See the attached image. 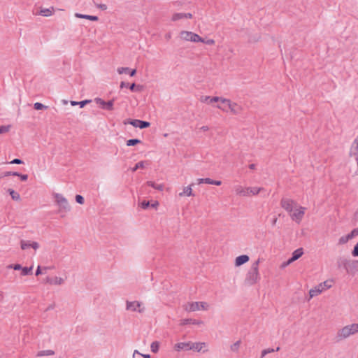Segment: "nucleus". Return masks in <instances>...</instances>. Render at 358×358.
<instances>
[{
  "label": "nucleus",
  "instance_id": "nucleus-1",
  "mask_svg": "<svg viewBox=\"0 0 358 358\" xmlns=\"http://www.w3.org/2000/svg\"><path fill=\"white\" fill-rule=\"evenodd\" d=\"M260 259H258L252 263L249 270L247 271L245 278V284L252 286L260 280V273L259 271Z\"/></svg>",
  "mask_w": 358,
  "mask_h": 358
},
{
  "label": "nucleus",
  "instance_id": "nucleus-2",
  "mask_svg": "<svg viewBox=\"0 0 358 358\" xmlns=\"http://www.w3.org/2000/svg\"><path fill=\"white\" fill-rule=\"evenodd\" d=\"M339 268H343L346 273L353 275L358 271V260L346 257H341L337 260Z\"/></svg>",
  "mask_w": 358,
  "mask_h": 358
},
{
  "label": "nucleus",
  "instance_id": "nucleus-3",
  "mask_svg": "<svg viewBox=\"0 0 358 358\" xmlns=\"http://www.w3.org/2000/svg\"><path fill=\"white\" fill-rule=\"evenodd\" d=\"M358 333V323H352L344 326L338 329L336 338L338 341H341L355 335Z\"/></svg>",
  "mask_w": 358,
  "mask_h": 358
},
{
  "label": "nucleus",
  "instance_id": "nucleus-4",
  "mask_svg": "<svg viewBox=\"0 0 358 358\" xmlns=\"http://www.w3.org/2000/svg\"><path fill=\"white\" fill-rule=\"evenodd\" d=\"M53 196L58 207V213L61 215V217H64L65 215L71 210V206L68 200L62 194L59 193H55Z\"/></svg>",
  "mask_w": 358,
  "mask_h": 358
},
{
  "label": "nucleus",
  "instance_id": "nucleus-5",
  "mask_svg": "<svg viewBox=\"0 0 358 358\" xmlns=\"http://www.w3.org/2000/svg\"><path fill=\"white\" fill-rule=\"evenodd\" d=\"M332 286L333 280L330 279L319 283L310 289L309 296L307 300L310 301L312 298L317 296L322 292L329 289Z\"/></svg>",
  "mask_w": 358,
  "mask_h": 358
},
{
  "label": "nucleus",
  "instance_id": "nucleus-6",
  "mask_svg": "<svg viewBox=\"0 0 358 358\" xmlns=\"http://www.w3.org/2000/svg\"><path fill=\"white\" fill-rule=\"evenodd\" d=\"M263 189L258 187H245L238 185L234 186L236 194L240 196H250L257 195Z\"/></svg>",
  "mask_w": 358,
  "mask_h": 358
},
{
  "label": "nucleus",
  "instance_id": "nucleus-7",
  "mask_svg": "<svg viewBox=\"0 0 358 358\" xmlns=\"http://www.w3.org/2000/svg\"><path fill=\"white\" fill-rule=\"evenodd\" d=\"M187 312H195L199 310H207L209 308V304L204 301H191L183 306Z\"/></svg>",
  "mask_w": 358,
  "mask_h": 358
},
{
  "label": "nucleus",
  "instance_id": "nucleus-8",
  "mask_svg": "<svg viewBox=\"0 0 358 358\" xmlns=\"http://www.w3.org/2000/svg\"><path fill=\"white\" fill-rule=\"evenodd\" d=\"M179 38L182 41L198 43L201 36L197 34L189 31H181L179 33Z\"/></svg>",
  "mask_w": 358,
  "mask_h": 358
},
{
  "label": "nucleus",
  "instance_id": "nucleus-9",
  "mask_svg": "<svg viewBox=\"0 0 358 358\" xmlns=\"http://www.w3.org/2000/svg\"><path fill=\"white\" fill-rule=\"evenodd\" d=\"M126 310L131 312L144 313L145 308L144 304L138 301H127Z\"/></svg>",
  "mask_w": 358,
  "mask_h": 358
},
{
  "label": "nucleus",
  "instance_id": "nucleus-10",
  "mask_svg": "<svg viewBox=\"0 0 358 358\" xmlns=\"http://www.w3.org/2000/svg\"><path fill=\"white\" fill-rule=\"evenodd\" d=\"M306 210V208L305 207L298 204L297 207L290 213L289 216L294 222L299 224L303 218Z\"/></svg>",
  "mask_w": 358,
  "mask_h": 358
},
{
  "label": "nucleus",
  "instance_id": "nucleus-11",
  "mask_svg": "<svg viewBox=\"0 0 358 358\" xmlns=\"http://www.w3.org/2000/svg\"><path fill=\"white\" fill-rule=\"evenodd\" d=\"M280 205L289 215L297 207L298 203L292 199H282Z\"/></svg>",
  "mask_w": 358,
  "mask_h": 358
},
{
  "label": "nucleus",
  "instance_id": "nucleus-12",
  "mask_svg": "<svg viewBox=\"0 0 358 358\" xmlns=\"http://www.w3.org/2000/svg\"><path fill=\"white\" fill-rule=\"evenodd\" d=\"M242 111L243 107L241 105L229 99L226 113H230L233 115H239Z\"/></svg>",
  "mask_w": 358,
  "mask_h": 358
},
{
  "label": "nucleus",
  "instance_id": "nucleus-13",
  "mask_svg": "<svg viewBox=\"0 0 358 358\" xmlns=\"http://www.w3.org/2000/svg\"><path fill=\"white\" fill-rule=\"evenodd\" d=\"M40 247V245L36 241H32L29 240H22L20 241V248L22 250H27L29 248H32L36 251Z\"/></svg>",
  "mask_w": 358,
  "mask_h": 358
},
{
  "label": "nucleus",
  "instance_id": "nucleus-14",
  "mask_svg": "<svg viewBox=\"0 0 358 358\" xmlns=\"http://www.w3.org/2000/svg\"><path fill=\"white\" fill-rule=\"evenodd\" d=\"M192 349L196 352L206 353L208 352V344L206 342H193Z\"/></svg>",
  "mask_w": 358,
  "mask_h": 358
},
{
  "label": "nucleus",
  "instance_id": "nucleus-15",
  "mask_svg": "<svg viewBox=\"0 0 358 358\" xmlns=\"http://www.w3.org/2000/svg\"><path fill=\"white\" fill-rule=\"evenodd\" d=\"M94 101L96 104L99 105L103 109L108 110H113V100H110L108 101H105L101 98L94 99Z\"/></svg>",
  "mask_w": 358,
  "mask_h": 358
},
{
  "label": "nucleus",
  "instance_id": "nucleus-16",
  "mask_svg": "<svg viewBox=\"0 0 358 358\" xmlns=\"http://www.w3.org/2000/svg\"><path fill=\"white\" fill-rule=\"evenodd\" d=\"M129 123L134 127L140 129H144L148 127L150 124L148 122L140 120H129L127 122H124V124Z\"/></svg>",
  "mask_w": 358,
  "mask_h": 358
},
{
  "label": "nucleus",
  "instance_id": "nucleus-17",
  "mask_svg": "<svg viewBox=\"0 0 358 358\" xmlns=\"http://www.w3.org/2000/svg\"><path fill=\"white\" fill-rule=\"evenodd\" d=\"M303 248H298V249L295 250L292 252V257L289 258L287 262L283 264V266H287V265L292 264V262H294V261L297 260L303 255Z\"/></svg>",
  "mask_w": 358,
  "mask_h": 358
},
{
  "label": "nucleus",
  "instance_id": "nucleus-18",
  "mask_svg": "<svg viewBox=\"0 0 358 358\" xmlns=\"http://www.w3.org/2000/svg\"><path fill=\"white\" fill-rule=\"evenodd\" d=\"M358 234V230L354 229L350 234L342 236L338 239V244L344 245Z\"/></svg>",
  "mask_w": 358,
  "mask_h": 358
},
{
  "label": "nucleus",
  "instance_id": "nucleus-19",
  "mask_svg": "<svg viewBox=\"0 0 358 358\" xmlns=\"http://www.w3.org/2000/svg\"><path fill=\"white\" fill-rule=\"evenodd\" d=\"M192 343L193 342H191V341L178 343L175 345L174 349L178 352L181 351V350H185V351L192 350Z\"/></svg>",
  "mask_w": 358,
  "mask_h": 358
},
{
  "label": "nucleus",
  "instance_id": "nucleus-20",
  "mask_svg": "<svg viewBox=\"0 0 358 358\" xmlns=\"http://www.w3.org/2000/svg\"><path fill=\"white\" fill-rule=\"evenodd\" d=\"M229 99H226V98H224L222 96H218V100L216 102L217 103L216 108H217L222 112L226 113L227 109V106L229 103Z\"/></svg>",
  "mask_w": 358,
  "mask_h": 358
},
{
  "label": "nucleus",
  "instance_id": "nucleus-21",
  "mask_svg": "<svg viewBox=\"0 0 358 358\" xmlns=\"http://www.w3.org/2000/svg\"><path fill=\"white\" fill-rule=\"evenodd\" d=\"M66 278L55 276L53 278L48 277L46 278V282L53 285H62L65 282Z\"/></svg>",
  "mask_w": 358,
  "mask_h": 358
},
{
  "label": "nucleus",
  "instance_id": "nucleus-22",
  "mask_svg": "<svg viewBox=\"0 0 358 358\" xmlns=\"http://www.w3.org/2000/svg\"><path fill=\"white\" fill-rule=\"evenodd\" d=\"M192 17V15L191 13H176L172 15L171 20L176 22L185 18L190 19Z\"/></svg>",
  "mask_w": 358,
  "mask_h": 358
},
{
  "label": "nucleus",
  "instance_id": "nucleus-23",
  "mask_svg": "<svg viewBox=\"0 0 358 358\" xmlns=\"http://www.w3.org/2000/svg\"><path fill=\"white\" fill-rule=\"evenodd\" d=\"M250 260V257L247 255H243L237 257L235 259L234 264L236 267L241 266V265L247 263Z\"/></svg>",
  "mask_w": 358,
  "mask_h": 358
},
{
  "label": "nucleus",
  "instance_id": "nucleus-24",
  "mask_svg": "<svg viewBox=\"0 0 358 358\" xmlns=\"http://www.w3.org/2000/svg\"><path fill=\"white\" fill-rule=\"evenodd\" d=\"M350 156L358 160V137L356 138L350 148Z\"/></svg>",
  "mask_w": 358,
  "mask_h": 358
},
{
  "label": "nucleus",
  "instance_id": "nucleus-25",
  "mask_svg": "<svg viewBox=\"0 0 358 358\" xmlns=\"http://www.w3.org/2000/svg\"><path fill=\"white\" fill-rule=\"evenodd\" d=\"M218 100V96H202L200 98V101L203 103H206L208 104H212L213 103H216Z\"/></svg>",
  "mask_w": 358,
  "mask_h": 358
},
{
  "label": "nucleus",
  "instance_id": "nucleus-26",
  "mask_svg": "<svg viewBox=\"0 0 358 358\" xmlns=\"http://www.w3.org/2000/svg\"><path fill=\"white\" fill-rule=\"evenodd\" d=\"M192 186L193 185H189V186L185 187L183 188V191L182 192L179 193V196L182 197L184 196H194L193 191H192Z\"/></svg>",
  "mask_w": 358,
  "mask_h": 358
},
{
  "label": "nucleus",
  "instance_id": "nucleus-27",
  "mask_svg": "<svg viewBox=\"0 0 358 358\" xmlns=\"http://www.w3.org/2000/svg\"><path fill=\"white\" fill-rule=\"evenodd\" d=\"M75 16L78 18H83V19L92 20V21H97L99 19L97 16L83 15V14H80V13H76L75 14Z\"/></svg>",
  "mask_w": 358,
  "mask_h": 358
},
{
  "label": "nucleus",
  "instance_id": "nucleus-28",
  "mask_svg": "<svg viewBox=\"0 0 358 358\" xmlns=\"http://www.w3.org/2000/svg\"><path fill=\"white\" fill-rule=\"evenodd\" d=\"M203 322L201 320H196L194 319H185L182 321L181 324L182 325H185L187 324H201Z\"/></svg>",
  "mask_w": 358,
  "mask_h": 358
},
{
  "label": "nucleus",
  "instance_id": "nucleus-29",
  "mask_svg": "<svg viewBox=\"0 0 358 358\" xmlns=\"http://www.w3.org/2000/svg\"><path fill=\"white\" fill-rule=\"evenodd\" d=\"M147 185L159 191H162L164 188V185L163 184H155L152 181H148Z\"/></svg>",
  "mask_w": 358,
  "mask_h": 358
},
{
  "label": "nucleus",
  "instance_id": "nucleus-30",
  "mask_svg": "<svg viewBox=\"0 0 358 358\" xmlns=\"http://www.w3.org/2000/svg\"><path fill=\"white\" fill-rule=\"evenodd\" d=\"M55 355V351L52 350H41L37 353L38 357L52 356Z\"/></svg>",
  "mask_w": 358,
  "mask_h": 358
},
{
  "label": "nucleus",
  "instance_id": "nucleus-31",
  "mask_svg": "<svg viewBox=\"0 0 358 358\" xmlns=\"http://www.w3.org/2000/svg\"><path fill=\"white\" fill-rule=\"evenodd\" d=\"M8 192L10 195L12 199L14 201H20V195L19 193L13 190V189H8Z\"/></svg>",
  "mask_w": 358,
  "mask_h": 358
},
{
  "label": "nucleus",
  "instance_id": "nucleus-32",
  "mask_svg": "<svg viewBox=\"0 0 358 358\" xmlns=\"http://www.w3.org/2000/svg\"><path fill=\"white\" fill-rule=\"evenodd\" d=\"M241 341L239 340V341H237L236 342H235L234 343H233L231 346H230V350L231 352H238V350H239V348H240V346H241Z\"/></svg>",
  "mask_w": 358,
  "mask_h": 358
},
{
  "label": "nucleus",
  "instance_id": "nucleus-33",
  "mask_svg": "<svg viewBox=\"0 0 358 358\" xmlns=\"http://www.w3.org/2000/svg\"><path fill=\"white\" fill-rule=\"evenodd\" d=\"M53 8H43L40 10V15L43 16H50L52 15Z\"/></svg>",
  "mask_w": 358,
  "mask_h": 358
},
{
  "label": "nucleus",
  "instance_id": "nucleus-34",
  "mask_svg": "<svg viewBox=\"0 0 358 358\" xmlns=\"http://www.w3.org/2000/svg\"><path fill=\"white\" fill-rule=\"evenodd\" d=\"M279 350H280L279 347H278L276 349L267 348V349L263 350L262 351V358L264 357V356H266L267 354H269V353H271V352H273L275 351H279Z\"/></svg>",
  "mask_w": 358,
  "mask_h": 358
},
{
  "label": "nucleus",
  "instance_id": "nucleus-35",
  "mask_svg": "<svg viewBox=\"0 0 358 358\" xmlns=\"http://www.w3.org/2000/svg\"><path fill=\"white\" fill-rule=\"evenodd\" d=\"M32 269H33V266L22 267V268L21 269V274H22V275H29L31 273Z\"/></svg>",
  "mask_w": 358,
  "mask_h": 358
},
{
  "label": "nucleus",
  "instance_id": "nucleus-36",
  "mask_svg": "<svg viewBox=\"0 0 358 358\" xmlns=\"http://www.w3.org/2000/svg\"><path fill=\"white\" fill-rule=\"evenodd\" d=\"M151 351L156 353L158 352L159 348V343L157 341L152 342L150 345Z\"/></svg>",
  "mask_w": 358,
  "mask_h": 358
},
{
  "label": "nucleus",
  "instance_id": "nucleus-37",
  "mask_svg": "<svg viewBox=\"0 0 358 358\" xmlns=\"http://www.w3.org/2000/svg\"><path fill=\"white\" fill-rule=\"evenodd\" d=\"M145 167V162L141 161L138 162L134 168L131 169L133 172L136 171L138 169H143Z\"/></svg>",
  "mask_w": 358,
  "mask_h": 358
},
{
  "label": "nucleus",
  "instance_id": "nucleus-38",
  "mask_svg": "<svg viewBox=\"0 0 358 358\" xmlns=\"http://www.w3.org/2000/svg\"><path fill=\"white\" fill-rule=\"evenodd\" d=\"M141 143L138 139H129L127 141V146H133Z\"/></svg>",
  "mask_w": 358,
  "mask_h": 358
},
{
  "label": "nucleus",
  "instance_id": "nucleus-39",
  "mask_svg": "<svg viewBox=\"0 0 358 358\" xmlns=\"http://www.w3.org/2000/svg\"><path fill=\"white\" fill-rule=\"evenodd\" d=\"M34 108L36 110H43V109H46L48 108V106L42 104L41 103L36 102L34 103Z\"/></svg>",
  "mask_w": 358,
  "mask_h": 358
},
{
  "label": "nucleus",
  "instance_id": "nucleus-40",
  "mask_svg": "<svg viewBox=\"0 0 358 358\" xmlns=\"http://www.w3.org/2000/svg\"><path fill=\"white\" fill-rule=\"evenodd\" d=\"M197 182L198 184H202V183H206V184H210V182H211V179L209 178H199L197 180Z\"/></svg>",
  "mask_w": 358,
  "mask_h": 358
},
{
  "label": "nucleus",
  "instance_id": "nucleus-41",
  "mask_svg": "<svg viewBox=\"0 0 358 358\" xmlns=\"http://www.w3.org/2000/svg\"><path fill=\"white\" fill-rule=\"evenodd\" d=\"M18 176V173L17 172H12V171H6L3 173H2L1 176H0V178H3V177H8V176Z\"/></svg>",
  "mask_w": 358,
  "mask_h": 358
},
{
  "label": "nucleus",
  "instance_id": "nucleus-42",
  "mask_svg": "<svg viewBox=\"0 0 358 358\" xmlns=\"http://www.w3.org/2000/svg\"><path fill=\"white\" fill-rule=\"evenodd\" d=\"M201 41H199V42H201V43H206L207 45H214L215 44V41L213 39H204L203 38L201 37Z\"/></svg>",
  "mask_w": 358,
  "mask_h": 358
},
{
  "label": "nucleus",
  "instance_id": "nucleus-43",
  "mask_svg": "<svg viewBox=\"0 0 358 358\" xmlns=\"http://www.w3.org/2000/svg\"><path fill=\"white\" fill-rule=\"evenodd\" d=\"M129 89L131 90V91H141L142 90V86L141 85H136L134 83L131 84L130 86H129Z\"/></svg>",
  "mask_w": 358,
  "mask_h": 358
},
{
  "label": "nucleus",
  "instance_id": "nucleus-44",
  "mask_svg": "<svg viewBox=\"0 0 358 358\" xmlns=\"http://www.w3.org/2000/svg\"><path fill=\"white\" fill-rule=\"evenodd\" d=\"M10 129V125L0 126V134L8 132Z\"/></svg>",
  "mask_w": 358,
  "mask_h": 358
},
{
  "label": "nucleus",
  "instance_id": "nucleus-45",
  "mask_svg": "<svg viewBox=\"0 0 358 358\" xmlns=\"http://www.w3.org/2000/svg\"><path fill=\"white\" fill-rule=\"evenodd\" d=\"M129 71V68L127 67H120L117 69V72L119 74H122L124 73H128Z\"/></svg>",
  "mask_w": 358,
  "mask_h": 358
},
{
  "label": "nucleus",
  "instance_id": "nucleus-46",
  "mask_svg": "<svg viewBox=\"0 0 358 358\" xmlns=\"http://www.w3.org/2000/svg\"><path fill=\"white\" fill-rule=\"evenodd\" d=\"M8 268H13L14 270H21L22 268V266L18 264L14 265L10 264L8 266Z\"/></svg>",
  "mask_w": 358,
  "mask_h": 358
},
{
  "label": "nucleus",
  "instance_id": "nucleus-47",
  "mask_svg": "<svg viewBox=\"0 0 358 358\" xmlns=\"http://www.w3.org/2000/svg\"><path fill=\"white\" fill-rule=\"evenodd\" d=\"M352 255L353 257H358V243L354 247V249L352 251Z\"/></svg>",
  "mask_w": 358,
  "mask_h": 358
},
{
  "label": "nucleus",
  "instance_id": "nucleus-48",
  "mask_svg": "<svg viewBox=\"0 0 358 358\" xmlns=\"http://www.w3.org/2000/svg\"><path fill=\"white\" fill-rule=\"evenodd\" d=\"M76 201L77 203L83 204L84 203V198L81 195H76Z\"/></svg>",
  "mask_w": 358,
  "mask_h": 358
},
{
  "label": "nucleus",
  "instance_id": "nucleus-49",
  "mask_svg": "<svg viewBox=\"0 0 358 358\" xmlns=\"http://www.w3.org/2000/svg\"><path fill=\"white\" fill-rule=\"evenodd\" d=\"M91 102V100H84L82 101L78 102V105L80 108H83L87 103H89Z\"/></svg>",
  "mask_w": 358,
  "mask_h": 358
},
{
  "label": "nucleus",
  "instance_id": "nucleus-50",
  "mask_svg": "<svg viewBox=\"0 0 358 358\" xmlns=\"http://www.w3.org/2000/svg\"><path fill=\"white\" fill-rule=\"evenodd\" d=\"M141 206L143 209H145L148 208L150 206V204L149 201H143V202H141Z\"/></svg>",
  "mask_w": 358,
  "mask_h": 358
},
{
  "label": "nucleus",
  "instance_id": "nucleus-51",
  "mask_svg": "<svg viewBox=\"0 0 358 358\" xmlns=\"http://www.w3.org/2000/svg\"><path fill=\"white\" fill-rule=\"evenodd\" d=\"M22 163H23V162L20 159H15L10 162V164H21Z\"/></svg>",
  "mask_w": 358,
  "mask_h": 358
},
{
  "label": "nucleus",
  "instance_id": "nucleus-52",
  "mask_svg": "<svg viewBox=\"0 0 358 358\" xmlns=\"http://www.w3.org/2000/svg\"><path fill=\"white\" fill-rule=\"evenodd\" d=\"M18 177L20 178L21 180L26 181L28 178V176L27 174H20L18 173Z\"/></svg>",
  "mask_w": 358,
  "mask_h": 358
},
{
  "label": "nucleus",
  "instance_id": "nucleus-53",
  "mask_svg": "<svg viewBox=\"0 0 358 358\" xmlns=\"http://www.w3.org/2000/svg\"><path fill=\"white\" fill-rule=\"evenodd\" d=\"M222 184V182L220 180H214L211 179L210 185H220Z\"/></svg>",
  "mask_w": 358,
  "mask_h": 358
},
{
  "label": "nucleus",
  "instance_id": "nucleus-54",
  "mask_svg": "<svg viewBox=\"0 0 358 358\" xmlns=\"http://www.w3.org/2000/svg\"><path fill=\"white\" fill-rule=\"evenodd\" d=\"M42 270H41V267L40 266H38L37 267V269L36 271V275H39L42 273Z\"/></svg>",
  "mask_w": 358,
  "mask_h": 358
},
{
  "label": "nucleus",
  "instance_id": "nucleus-55",
  "mask_svg": "<svg viewBox=\"0 0 358 358\" xmlns=\"http://www.w3.org/2000/svg\"><path fill=\"white\" fill-rule=\"evenodd\" d=\"M200 130L202 131H207L209 130V127L208 126H202L200 128Z\"/></svg>",
  "mask_w": 358,
  "mask_h": 358
},
{
  "label": "nucleus",
  "instance_id": "nucleus-56",
  "mask_svg": "<svg viewBox=\"0 0 358 358\" xmlns=\"http://www.w3.org/2000/svg\"><path fill=\"white\" fill-rule=\"evenodd\" d=\"M129 86V84L124 82H121L120 88L127 87Z\"/></svg>",
  "mask_w": 358,
  "mask_h": 358
},
{
  "label": "nucleus",
  "instance_id": "nucleus-57",
  "mask_svg": "<svg viewBox=\"0 0 358 358\" xmlns=\"http://www.w3.org/2000/svg\"><path fill=\"white\" fill-rule=\"evenodd\" d=\"M136 73V69H133L131 71L129 72V74L131 76H134Z\"/></svg>",
  "mask_w": 358,
  "mask_h": 358
},
{
  "label": "nucleus",
  "instance_id": "nucleus-58",
  "mask_svg": "<svg viewBox=\"0 0 358 358\" xmlns=\"http://www.w3.org/2000/svg\"><path fill=\"white\" fill-rule=\"evenodd\" d=\"M71 105L73 106H77V105H78V102L76 101H71Z\"/></svg>",
  "mask_w": 358,
  "mask_h": 358
},
{
  "label": "nucleus",
  "instance_id": "nucleus-59",
  "mask_svg": "<svg viewBox=\"0 0 358 358\" xmlns=\"http://www.w3.org/2000/svg\"><path fill=\"white\" fill-rule=\"evenodd\" d=\"M159 205V203L157 201H155L154 203L151 204V206L152 208H156Z\"/></svg>",
  "mask_w": 358,
  "mask_h": 358
},
{
  "label": "nucleus",
  "instance_id": "nucleus-60",
  "mask_svg": "<svg viewBox=\"0 0 358 358\" xmlns=\"http://www.w3.org/2000/svg\"><path fill=\"white\" fill-rule=\"evenodd\" d=\"M99 7L102 9V10H106L107 8V6L105 5V4H102V5H100Z\"/></svg>",
  "mask_w": 358,
  "mask_h": 358
},
{
  "label": "nucleus",
  "instance_id": "nucleus-61",
  "mask_svg": "<svg viewBox=\"0 0 358 358\" xmlns=\"http://www.w3.org/2000/svg\"><path fill=\"white\" fill-rule=\"evenodd\" d=\"M141 356L143 357V358H150L149 355L141 354Z\"/></svg>",
  "mask_w": 358,
  "mask_h": 358
},
{
  "label": "nucleus",
  "instance_id": "nucleus-62",
  "mask_svg": "<svg viewBox=\"0 0 358 358\" xmlns=\"http://www.w3.org/2000/svg\"><path fill=\"white\" fill-rule=\"evenodd\" d=\"M171 34H166V36H165V38H166L167 40H169V39L171 38Z\"/></svg>",
  "mask_w": 358,
  "mask_h": 358
},
{
  "label": "nucleus",
  "instance_id": "nucleus-63",
  "mask_svg": "<svg viewBox=\"0 0 358 358\" xmlns=\"http://www.w3.org/2000/svg\"><path fill=\"white\" fill-rule=\"evenodd\" d=\"M136 354H138L139 355H141V353H140L137 350H134L133 356L134 357Z\"/></svg>",
  "mask_w": 358,
  "mask_h": 358
},
{
  "label": "nucleus",
  "instance_id": "nucleus-64",
  "mask_svg": "<svg viewBox=\"0 0 358 358\" xmlns=\"http://www.w3.org/2000/svg\"><path fill=\"white\" fill-rule=\"evenodd\" d=\"M249 168H250V169H255V165L254 164H250V165L249 166Z\"/></svg>",
  "mask_w": 358,
  "mask_h": 358
}]
</instances>
